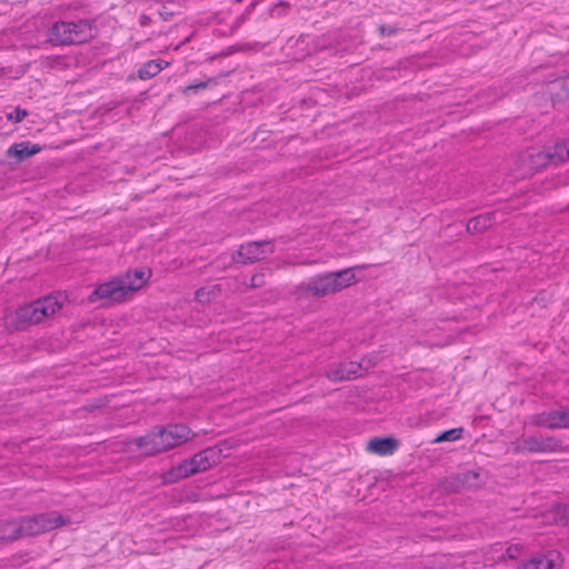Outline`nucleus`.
Listing matches in <instances>:
<instances>
[{
  "mask_svg": "<svg viewBox=\"0 0 569 569\" xmlns=\"http://www.w3.org/2000/svg\"><path fill=\"white\" fill-rule=\"evenodd\" d=\"M192 437L191 429L182 423L156 427L149 433L134 438L133 442L141 455L156 456L186 443Z\"/></svg>",
  "mask_w": 569,
  "mask_h": 569,
  "instance_id": "obj_1",
  "label": "nucleus"
},
{
  "mask_svg": "<svg viewBox=\"0 0 569 569\" xmlns=\"http://www.w3.org/2000/svg\"><path fill=\"white\" fill-rule=\"evenodd\" d=\"M150 274V270H129L124 276L97 286L89 295L88 300L91 303L98 300H103L104 303L123 301L129 292L139 290L147 282Z\"/></svg>",
  "mask_w": 569,
  "mask_h": 569,
  "instance_id": "obj_2",
  "label": "nucleus"
},
{
  "mask_svg": "<svg viewBox=\"0 0 569 569\" xmlns=\"http://www.w3.org/2000/svg\"><path fill=\"white\" fill-rule=\"evenodd\" d=\"M357 281L353 268L326 272L311 278L309 282L300 284V290L317 298H322L341 291Z\"/></svg>",
  "mask_w": 569,
  "mask_h": 569,
  "instance_id": "obj_3",
  "label": "nucleus"
},
{
  "mask_svg": "<svg viewBox=\"0 0 569 569\" xmlns=\"http://www.w3.org/2000/svg\"><path fill=\"white\" fill-rule=\"evenodd\" d=\"M92 37V23L86 19L57 21L47 32L48 41L52 46L79 44L90 40Z\"/></svg>",
  "mask_w": 569,
  "mask_h": 569,
  "instance_id": "obj_4",
  "label": "nucleus"
},
{
  "mask_svg": "<svg viewBox=\"0 0 569 569\" xmlns=\"http://www.w3.org/2000/svg\"><path fill=\"white\" fill-rule=\"evenodd\" d=\"M61 307L62 305L57 298L47 296L19 307L16 310V321L21 327L37 325L44 318L56 313Z\"/></svg>",
  "mask_w": 569,
  "mask_h": 569,
  "instance_id": "obj_5",
  "label": "nucleus"
},
{
  "mask_svg": "<svg viewBox=\"0 0 569 569\" xmlns=\"http://www.w3.org/2000/svg\"><path fill=\"white\" fill-rule=\"evenodd\" d=\"M267 252H273V243L271 241H251L241 244L232 256V260L237 263L250 264L262 260Z\"/></svg>",
  "mask_w": 569,
  "mask_h": 569,
  "instance_id": "obj_6",
  "label": "nucleus"
},
{
  "mask_svg": "<svg viewBox=\"0 0 569 569\" xmlns=\"http://www.w3.org/2000/svg\"><path fill=\"white\" fill-rule=\"evenodd\" d=\"M569 159V139L536 153V169L556 166Z\"/></svg>",
  "mask_w": 569,
  "mask_h": 569,
  "instance_id": "obj_7",
  "label": "nucleus"
},
{
  "mask_svg": "<svg viewBox=\"0 0 569 569\" xmlns=\"http://www.w3.org/2000/svg\"><path fill=\"white\" fill-rule=\"evenodd\" d=\"M362 365L356 361L342 362L328 370L326 377L332 382L352 380L362 373Z\"/></svg>",
  "mask_w": 569,
  "mask_h": 569,
  "instance_id": "obj_8",
  "label": "nucleus"
},
{
  "mask_svg": "<svg viewBox=\"0 0 569 569\" xmlns=\"http://www.w3.org/2000/svg\"><path fill=\"white\" fill-rule=\"evenodd\" d=\"M480 473L473 470H467L462 472H458L449 478H447L446 483L447 488L452 491H459L465 488H476L480 483Z\"/></svg>",
  "mask_w": 569,
  "mask_h": 569,
  "instance_id": "obj_9",
  "label": "nucleus"
},
{
  "mask_svg": "<svg viewBox=\"0 0 569 569\" xmlns=\"http://www.w3.org/2000/svg\"><path fill=\"white\" fill-rule=\"evenodd\" d=\"M219 450L213 447L206 448L190 458L196 472H203L218 463Z\"/></svg>",
  "mask_w": 569,
  "mask_h": 569,
  "instance_id": "obj_10",
  "label": "nucleus"
},
{
  "mask_svg": "<svg viewBox=\"0 0 569 569\" xmlns=\"http://www.w3.org/2000/svg\"><path fill=\"white\" fill-rule=\"evenodd\" d=\"M400 447V441L393 437H375L369 440L367 449L379 456L393 455Z\"/></svg>",
  "mask_w": 569,
  "mask_h": 569,
  "instance_id": "obj_11",
  "label": "nucleus"
},
{
  "mask_svg": "<svg viewBox=\"0 0 569 569\" xmlns=\"http://www.w3.org/2000/svg\"><path fill=\"white\" fill-rule=\"evenodd\" d=\"M40 151H41V147L39 144L32 143L30 141H22V142L12 144L6 151V157L9 159L14 158L17 162H23Z\"/></svg>",
  "mask_w": 569,
  "mask_h": 569,
  "instance_id": "obj_12",
  "label": "nucleus"
},
{
  "mask_svg": "<svg viewBox=\"0 0 569 569\" xmlns=\"http://www.w3.org/2000/svg\"><path fill=\"white\" fill-rule=\"evenodd\" d=\"M536 425L548 428H568L569 411L559 410L548 413H541L536 418Z\"/></svg>",
  "mask_w": 569,
  "mask_h": 569,
  "instance_id": "obj_13",
  "label": "nucleus"
},
{
  "mask_svg": "<svg viewBox=\"0 0 569 569\" xmlns=\"http://www.w3.org/2000/svg\"><path fill=\"white\" fill-rule=\"evenodd\" d=\"M196 473L190 459H186L167 470L162 478L166 483H174Z\"/></svg>",
  "mask_w": 569,
  "mask_h": 569,
  "instance_id": "obj_14",
  "label": "nucleus"
},
{
  "mask_svg": "<svg viewBox=\"0 0 569 569\" xmlns=\"http://www.w3.org/2000/svg\"><path fill=\"white\" fill-rule=\"evenodd\" d=\"M34 517L42 532L70 523L69 517H64L57 511L42 512L34 515Z\"/></svg>",
  "mask_w": 569,
  "mask_h": 569,
  "instance_id": "obj_15",
  "label": "nucleus"
},
{
  "mask_svg": "<svg viewBox=\"0 0 569 569\" xmlns=\"http://www.w3.org/2000/svg\"><path fill=\"white\" fill-rule=\"evenodd\" d=\"M496 212H487L468 220L466 229L470 233H481L488 230L495 222Z\"/></svg>",
  "mask_w": 569,
  "mask_h": 569,
  "instance_id": "obj_16",
  "label": "nucleus"
},
{
  "mask_svg": "<svg viewBox=\"0 0 569 569\" xmlns=\"http://www.w3.org/2000/svg\"><path fill=\"white\" fill-rule=\"evenodd\" d=\"M561 563V555L557 550H550L539 557L536 556V569H558Z\"/></svg>",
  "mask_w": 569,
  "mask_h": 569,
  "instance_id": "obj_17",
  "label": "nucleus"
},
{
  "mask_svg": "<svg viewBox=\"0 0 569 569\" xmlns=\"http://www.w3.org/2000/svg\"><path fill=\"white\" fill-rule=\"evenodd\" d=\"M0 533L3 540L13 541L22 538L19 518L0 523Z\"/></svg>",
  "mask_w": 569,
  "mask_h": 569,
  "instance_id": "obj_18",
  "label": "nucleus"
},
{
  "mask_svg": "<svg viewBox=\"0 0 569 569\" xmlns=\"http://www.w3.org/2000/svg\"><path fill=\"white\" fill-rule=\"evenodd\" d=\"M163 64H168L161 59L147 61L139 70L138 77L141 80L151 79L157 76L162 69Z\"/></svg>",
  "mask_w": 569,
  "mask_h": 569,
  "instance_id": "obj_19",
  "label": "nucleus"
},
{
  "mask_svg": "<svg viewBox=\"0 0 569 569\" xmlns=\"http://www.w3.org/2000/svg\"><path fill=\"white\" fill-rule=\"evenodd\" d=\"M19 522L22 538L42 533L34 516L20 517Z\"/></svg>",
  "mask_w": 569,
  "mask_h": 569,
  "instance_id": "obj_20",
  "label": "nucleus"
},
{
  "mask_svg": "<svg viewBox=\"0 0 569 569\" xmlns=\"http://www.w3.org/2000/svg\"><path fill=\"white\" fill-rule=\"evenodd\" d=\"M545 523H551V522H558V521H565L567 522L569 520V503L566 506H557L551 511H549L547 515L543 516Z\"/></svg>",
  "mask_w": 569,
  "mask_h": 569,
  "instance_id": "obj_21",
  "label": "nucleus"
},
{
  "mask_svg": "<svg viewBox=\"0 0 569 569\" xmlns=\"http://www.w3.org/2000/svg\"><path fill=\"white\" fill-rule=\"evenodd\" d=\"M509 452L513 453H531L533 452V438L527 437V438H519L516 441L511 442L509 448Z\"/></svg>",
  "mask_w": 569,
  "mask_h": 569,
  "instance_id": "obj_22",
  "label": "nucleus"
},
{
  "mask_svg": "<svg viewBox=\"0 0 569 569\" xmlns=\"http://www.w3.org/2000/svg\"><path fill=\"white\" fill-rule=\"evenodd\" d=\"M463 428H452L446 431H442L438 435V437L433 440L435 443L445 442V441H456L462 437Z\"/></svg>",
  "mask_w": 569,
  "mask_h": 569,
  "instance_id": "obj_23",
  "label": "nucleus"
},
{
  "mask_svg": "<svg viewBox=\"0 0 569 569\" xmlns=\"http://www.w3.org/2000/svg\"><path fill=\"white\" fill-rule=\"evenodd\" d=\"M562 89L563 93L559 97V99H569V74L562 78L561 80L555 81L551 83V90Z\"/></svg>",
  "mask_w": 569,
  "mask_h": 569,
  "instance_id": "obj_24",
  "label": "nucleus"
},
{
  "mask_svg": "<svg viewBox=\"0 0 569 569\" xmlns=\"http://www.w3.org/2000/svg\"><path fill=\"white\" fill-rule=\"evenodd\" d=\"M290 8V4L286 1H279L273 6V8L270 10V16L272 18H281L284 14H287L288 10Z\"/></svg>",
  "mask_w": 569,
  "mask_h": 569,
  "instance_id": "obj_25",
  "label": "nucleus"
},
{
  "mask_svg": "<svg viewBox=\"0 0 569 569\" xmlns=\"http://www.w3.org/2000/svg\"><path fill=\"white\" fill-rule=\"evenodd\" d=\"M28 116V111L22 109L21 107H17L13 111L7 113V119L18 123L22 121Z\"/></svg>",
  "mask_w": 569,
  "mask_h": 569,
  "instance_id": "obj_26",
  "label": "nucleus"
},
{
  "mask_svg": "<svg viewBox=\"0 0 569 569\" xmlns=\"http://www.w3.org/2000/svg\"><path fill=\"white\" fill-rule=\"evenodd\" d=\"M211 291L207 288H200L194 293V299L201 303L210 301Z\"/></svg>",
  "mask_w": 569,
  "mask_h": 569,
  "instance_id": "obj_27",
  "label": "nucleus"
},
{
  "mask_svg": "<svg viewBox=\"0 0 569 569\" xmlns=\"http://www.w3.org/2000/svg\"><path fill=\"white\" fill-rule=\"evenodd\" d=\"M264 286V274L263 273H254L251 277L250 283L248 284L249 288H261Z\"/></svg>",
  "mask_w": 569,
  "mask_h": 569,
  "instance_id": "obj_28",
  "label": "nucleus"
},
{
  "mask_svg": "<svg viewBox=\"0 0 569 569\" xmlns=\"http://www.w3.org/2000/svg\"><path fill=\"white\" fill-rule=\"evenodd\" d=\"M207 86H208V82L200 81V82H198L196 84H190V86L184 87L182 89V93L183 94H189L190 92L196 91L198 89H204V88H207Z\"/></svg>",
  "mask_w": 569,
  "mask_h": 569,
  "instance_id": "obj_29",
  "label": "nucleus"
},
{
  "mask_svg": "<svg viewBox=\"0 0 569 569\" xmlns=\"http://www.w3.org/2000/svg\"><path fill=\"white\" fill-rule=\"evenodd\" d=\"M397 32H398V29L395 27L387 26V24L379 26V33L381 37L392 36V34H396Z\"/></svg>",
  "mask_w": 569,
  "mask_h": 569,
  "instance_id": "obj_30",
  "label": "nucleus"
},
{
  "mask_svg": "<svg viewBox=\"0 0 569 569\" xmlns=\"http://www.w3.org/2000/svg\"><path fill=\"white\" fill-rule=\"evenodd\" d=\"M519 547L517 545L510 546L507 548L506 553L510 559H516L518 557Z\"/></svg>",
  "mask_w": 569,
  "mask_h": 569,
  "instance_id": "obj_31",
  "label": "nucleus"
},
{
  "mask_svg": "<svg viewBox=\"0 0 569 569\" xmlns=\"http://www.w3.org/2000/svg\"><path fill=\"white\" fill-rule=\"evenodd\" d=\"M246 19H247L246 13H242L241 16H239V17L237 18V23H238V24H240V23H242Z\"/></svg>",
  "mask_w": 569,
  "mask_h": 569,
  "instance_id": "obj_32",
  "label": "nucleus"
},
{
  "mask_svg": "<svg viewBox=\"0 0 569 569\" xmlns=\"http://www.w3.org/2000/svg\"><path fill=\"white\" fill-rule=\"evenodd\" d=\"M253 7H254V2H252V3H251V4L246 9V11H244L243 13H246V16H248V14L252 11Z\"/></svg>",
  "mask_w": 569,
  "mask_h": 569,
  "instance_id": "obj_33",
  "label": "nucleus"
},
{
  "mask_svg": "<svg viewBox=\"0 0 569 569\" xmlns=\"http://www.w3.org/2000/svg\"><path fill=\"white\" fill-rule=\"evenodd\" d=\"M533 566V558L529 559L526 563V567Z\"/></svg>",
  "mask_w": 569,
  "mask_h": 569,
  "instance_id": "obj_34",
  "label": "nucleus"
}]
</instances>
